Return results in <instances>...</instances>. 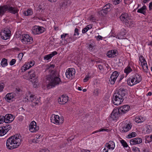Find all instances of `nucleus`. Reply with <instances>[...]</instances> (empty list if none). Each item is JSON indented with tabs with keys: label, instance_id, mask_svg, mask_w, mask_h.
I'll use <instances>...</instances> for the list:
<instances>
[{
	"label": "nucleus",
	"instance_id": "obj_1",
	"mask_svg": "<svg viewBox=\"0 0 152 152\" xmlns=\"http://www.w3.org/2000/svg\"><path fill=\"white\" fill-rule=\"evenodd\" d=\"M57 71L52 70L49 75H47L46 79L49 81V83L47 85L48 88L55 87L56 86L61 83L62 81Z\"/></svg>",
	"mask_w": 152,
	"mask_h": 152
},
{
	"label": "nucleus",
	"instance_id": "obj_2",
	"mask_svg": "<svg viewBox=\"0 0 152 152\" xmlns=\"http://www.w3.org/2000/svg\"><path fill=\"white\" fill-rule=\"evenodd\" d=\"M127 91L126 89L121 88L114 93L112 100L114 105H118L121 104L125 98H126Z\"/></svg>",
	"mask_w": 152,
	"mask_h": 152
},
{
	"label": "nucleus",
	"instance_id": "obj_3",
	"mask_svg": "<svg viewBox=\"0 0 152 152\" xmlns=\"http://www.w3.org/2000/svg\"><path fill=\"white\" fill-rule=\"evenodd\" d=\"M21 140L18 136L14 135L8 138L6 142V146L9 149H12L18 147L20 144Z\"/></svg>",
	"mask_w": 152,
	"mask_h": 152
},
{
	"label": "nucleus",
	"instance_id": "obj_4",
	"mask_svg": "<svg viewBox=\"0 0 152 152\" xmlns=\"http://www.w3.org/2000/svg\"><path fill=\"white\" fill-rule=\"evenodd\" d=\"M142 80V77L139 74H136L131 76L127 80L128 85L130 86H134L140 82Z\"/></svg>",
	"mask_w": 152,
	"mask_h": 152
},
{
	"label": "nucleus",
	"instance_id": "obj_5",
	"mask_svg": "<svg viewBox=\"0 0 152 152\" xmlns=\"http://www.w3.org/2000/svg\"><path fill=\"white\" fill-rule=\"evenodd\" d=\"M119 18L122 22L125 23V25H128L130 24V18L127 13H124L122 14L120 16Z\"/></svg>",
	"mask_w": 152,
	"mask_h": 152
},
{
	"label": "nucleus",
	"instance_id": "obj_6",
	"mask_svg": "<svg viewBox=\"0 0 152 152\" xmlns=\"http://www.w3.org/2000/svg\"><path fill=\"white\" fill-rule=\"evenodd\" d=\"M121 115V114L120 113V111L118 108L114 109L111 114L110 117L113 120H116Z\"/></svg>",
	"mask_w": 152,
	"mask_h": 152
},
{
	"label": "nucleus",
	"instance_id": "obj_7",
	"mask_svg": "<svg viewBox=\"0 0 152 152\" xmlns=\"http://www.w3.org/2000/svg\"><path fill=\"white\" fill-rule=\"evenodd\" d=\"M75 74V71L73 68H69L66 70L65 75L67 78L69 79H72Z\"/></svg>",
	"mask_w": 152,
	"mask_h": 152
},
{
	"label": "nucleus",
	"instance_id": "obj_8",
	"mask_svg": "<svg viewBox=\"0 0 152 152\" xmlns=\"http://www.w3.org/2000/svg\"><path fill=\"white\" fill-rule=\"evenodd\" d=\"M44 31V28L43 27L36 26L33 28L32 32L34 34H38L42 33Z\"/></svg>",
	"mask_w": 152,
	"mask_h": 152
},
{
	"label": "nucleus",
	"instance_id": "obj_9",
	"mask_svg": "<svg viewBox=\"0 0 152 152\" xmlns=\"http://www.w3.org/2000/svg\"><path fill=\"white\" fill-rule=\"evenodd\" d=\"M1 38H5V37L10 38L11 35V32L10 30L7 28H4L1 31L0 34Z\"/></svg>",
	"mask_w": 152,
	"mask_h": 152
},
{
	"label": "nucleus",
	"instance_id": "obj_10",
	"mask_svg": "<svg viewBox=\"0 0 152 152\" xmlns=\"http://www.w3.org/2000/svg\"><path fill=\"white\" fill-rule=\"evenodd\" d=\"M29 130L32 132L37 131L39 129V127L37 126L36 122L34 121L31 122L29 125Z\"/></svg>",
	"mask_w": 152,
	"mask_h": 152
},
{
	"label": "nucleus",
	"instance_id": "obj_11",
	"mask_svg": "<svg viewBox=\"0 0 152 152\" xmlns=\"http://www.w3.org/2000/svg\"><path fill=\"white\" fill-rule=\"evenodd\" d=\"M129 106L128 105H124L122 106L119 108L120 111V113L121 114V115L124 114L126 113L129 110Z\"/></svg>",
	"mask_w": 152,
	"mask_h": 152
},
{
	"label": "nucleus",
	"instance_id": "obj_12",
	"mask_svg": "<svg viewBox=\"0 0 152 152\" xmlns=\"http://www.w3.org/2000/svg\"><path fill=\"white\" fill-rule=\"evenodd\" d=\"M6 5L7 7V9L6 10V11H7L8 12L10 13L14 14L18 13V10L16 7H13L9 5Z\"/></svg>",
	"mask_w": 152,
	"mask_h": 152
},
{
	"label": "nucleus",
	"instance_id": "obj_13",
	"mask_svg": "<svg viewBox=\"0 0 152 152\" xmlns=\"http://www.w3.org/2000/svg\"><path fill=\"white\" fill-rule=\"evenodd\" d=\"M4 117L5 123H10L14 119L13 115L10 114H7Z\"/></svg>",
	"mask_w": 152,
	"mask_h": 152
},
{
	"label": "nucleus",
	"instance_id": "obj_14",
	"mask_svg": "<svg viewBox=\"0 0 152 152\" xmlns=\"http://www.w3.org/2000/svg\"><path fill=\"white\" fill-rule=\"evenodd\" d=\"M15 95V94L13 93L7 94L5 96L6 101L9 102H11L12 101V99L14 98Z\"/></svg>",
	"mask_w": 152,
	"mask_h": 152
},
{
	"label": "nucleus",
	"instance_id": "obj_15",
	"mask_svg": "<svg viewBox=\"0 0 152 152\" xmlns=\"http://www.w3.org/2000/svg\"><path fill=\"white\" fill-rule=\"evenodd\" d=\"M59 117L58 115L53 114L51 117V122L56 124H59Z\"/></svg>",
	"mask_w": 152,
	"mask_h": 152
},
{
	"label": "nucleus",
	"instance_id": "obj_16",
	"mask_svg": "<svg viewBox=\"0 0 152 152\" xmlns=\"http://www.w3.org/2000/svg\"><path fill=\"white\" fill-rule=\"evenodd\" d=\"M68 99L67 96L62 95L61 97L59 98L58 100L60 104H64L68 101Z\"/></svg>",
	"mask_w": 152,
	"mask_h": 152
},
{
	"label": "nucleus",
	"instance_id": "obj_17",
	"mask_svg": "<svg viewBox=\"0 0 152 152\" xmlns=\"http://www.w3.org/2000/svg\"><path fill=\"white\" fill-rule=\"evenodd\" d=\"M112 5L110 4H108L105 5L103 7L102 10L101 11V13L103 12L105 14H107L108 12L111 10V6Z\"/></svg>",
	"mask_w": 152,
	"mask_h": 152
},
{
	"label": "nucleus",
	"instance_id": "obj_18",
	"mask_svg": "<svg viewBox=\"0 0 152 152\" xmlns=\"http://www.w3.org/2000/svg\"><path fill=\"white\" fill-rule=\"evenodd\" d=\"M142 142V140L140 138L137 137L131 139L130 141V143L131 145H134L137 144H139Z\"/></svg>",
	"mask_w": 152,
	"mask_h": 152
},
{
	"label": "nucleus",
	"instance_id": "obj_19",
	"mask_svg": "<svg viewBox=\"0 0 152 152\" xmlns=\"http://www.w3.org/2000/svg\"><path fill=\"white\" fill-rule=\"evenodd\" d=\"M117 54V51L116 50H113L109 51L107 55L109 58H114L116 56Z\"/></svg>",
	"mask_w": 152,
	"mask_h": 152
},
{
	"label": "nucleus",
	"instance_id": "obj_20",
	"mask_svg": "<svg viewBox=\"0 0 152 152\" xmlns=\"http://www.w3.org/2000/svg\"><path fill=\"white\" fill-rule=\"evenodd\" d=\"M132 126L129 124H126L122 127V129H121V131L123 132H125L128 131L131 128Z\"/></svg>",
	"mask_w": 152,
	"mask_h": 152
},
{
	"label": "nucleus",
	"instance_id": "obj_21",
	"mask_svg": "<svg viewBox=\"0 0 152 152\" xmlns=\"http://www.w3.org/2000/svg\"><path fill=\"white\" fill-rule=\"evenodd\" d=\"M57 53H58L56 51H54L49 54L45 56L44 57V58L45 60H48L53 56L57 55Z\"/></svg>",
	"mask_w": 152,
	"mask_h": 152
},
{
	"label": "nucleus",
	"instance_id": "obj_22",
	"mask_svg": "<svg viewBox=\"0 0 152 152\" xmlns=\"http://www.w3.org/2000/svg\"><path fill=\"white\" fill-rule=\"evenodd\" d=\"M146 7L145 5H144L141 8L138 9L137 10V12L138 13L142 14L144 15H146Z\"/></svg>",
	"mask_w": 152,
	"mask_h": 152
},
{
	"label": "nucleus",
	"instance_id": "obj_23",
	"mask_svg": "<svg viewBox=\"0 0 152 152\" xmlns=\"http://www.w3.org/2000/svg\"><path fill=\"white\" fill-rule=\"evenodd\" d=\"M7 9V7L6 5H4L0 6V16H1L4 14Z\"/></svg>",
	"mask_w": 152,
	"mask_h": 152
},
{
	"label": "nucleus",
	"instance_id": "obj_24",
	"mask_svg": "<svg viewBox=\"0 0 152 152\" xmlns=\"http://www.w3.org/2000/svg\"><path fill=\"white\" fill-rule=\"evenodd\" d=\"M22 42L25 44L31 43L33 42V39H20Z\"/></svg>",
	"mask_w": 152,
	"mask_h": 152
},
{
	"label": "nucleus",
	"instance_id": "obj_25",
	"mask_svg": "<svg viewBox=\"0 0 152 152\" xmlns=\"http://www.w3.org/2000/svg\"><path fill=\"white\" fill-rule=\"evenodd\" d=\"M145 120V118L142 116H137L135 118V121L138 123H140L143 122Z\"/></svg>",
	"mask_w": 152,
	"mask_h": 152
},
{
	"label": "nucleus",
	"instance_id": "obj_26",
	"mask_svg": "<svg viewBox=\"0 0 152 152\" xmlns=\"http://www.w3.org/2000/svg\"><path fill=\"white\" fill-rule=\"evenodd\" d=\"M88 48L89 50L93 51L95 50L96 48V45L94 42L91 43H89L88 44Z\"/></svg>",
	"mask_w": 152,
	"mask_h": 152
},
{
	"label": "nucleus",
	"instance_id": "obj_27",
	"mask_svg": "<svg viewBox=\"0 0 152 152\" xmlns=\"http://www.w3.org/2000/svg\"><path fill=\"white\" fill-rule=\"evenodd\" d=\"M15 37L16 38H29L30 36L27 34H24L21 35L19 33L18 34L16 33V35L15 36Z\"/></svg>",
	"mask_w": 152,
	"mask_h": 152
},
{
	"label": "nucleus",
	"instance_id": "obj_28",
	"mask_svg": "<svg viewBox=\"0 0 152 152\" xmlns=\"http://www.w3.org/2000/svg\"><path fill=\"white\" fill-rule=\"evenodd\" d=\"M31 67V65H29L28 63L25 64L22 67L21 70L22 72H25L28 69H29Z\"/></svg>",
	"mask_w": 152,
	"mask_h": 152
},
{
	"label": "nucleus",
	"instance_id": "obj_29",
	"mask_svg": "<svg viewBox=\"0 0 152 152\" xmlns=\"http://www.w3.org/2000/svg\"><path fill=\"white\" fill-rule=\"evenodd\" d=\"M29 78L30 79H32V78L35 77L36 76V74L35 71L34 70H31L28 72Z\"/></svg>",
	"mask_w": 152,
	"mask_h": 152
},
{
	"label": "nucleus",
	"instance_id": "obj_30",
	"mask_svg": "<svg viewBox=\"0 0 152 152\" xmlns=\"http://www.w3.org/2000/svg\"><path fill=\"white\" fill-rule=\"evenodd\" d=\"M132 71V69L131 68V67L128 66L126 67L124 70V72L126 73V75H127Z\"/></svg>",
	"mask_w": 152,
	"mask_h": 152
},
{
	"label": "nucleus",
	"instance_id": "obj_31",
	"mask_svg": "<svg viewBox=\"0 0 152 152\" xmlns=\"http://www.w3.org/2000/svg\"><path fill=\"white\" fill-rule=\"evenodd\" d=\"M35 96L33 95H30L29 96H27L26 97L25 99H27L29 101H31L33 102L35 100L34 99L36 100V99L34 97Z\"/></svg>",
	"mask_w": 152,
	"mask_h": 152
},
{
	"label": "nucleus",
	"instance_id": "obj_32",
	"mask_svg": "<svg viewBox=\"0 0 152 152\" xmlns=\"http://www.w3.org/2000/svg\"><path fill=\"white\" fill-rule=\"evenodd\" d=\"M32 14V12L31 9H28L27 11H25L23 12V14L25 16H29Z\"/></svg>",
	"mask_w": 152,
	"mask_h": 152
},
{
	"label": "nucleus",
	"instance_id": "obj_33",
	"mask_svg": "<svg viewBox=\"0 0 152 152\" xmlns=\"http://www.w3.org/2000/svg\"><path fill=\"white\" fill-rule=\"evenodd\" d=\"M1 64L3 67L6 66L8 64L7 60L4 58H3L1 61Z\"/></svg>",
	"mask_w": 152,
	"mask_h": 152
},
{
	"label": "nucleus",
	"instance_id": "obj_34",
	"mask_svg": "<svg viewBox=\"0 0 152 152\" xmlns=\"http://www.w3.org/2000/svg\"><path fill=\"white\" fill-rule=\"evenodd\" d=\"M67 5V2L66 0H65L63 2L61 3L60 4V7L62 9H65Z\"/></svg>",
	"mask_w": 152,
	"mask_h": 152
},
{
	"label": "nucleus",
	"instance_id": "obj_35",
	"mask_svg": "<svg viewBox=\"0 0 152 152\" xmlns=\"http://www.w3.org/2000/svg\"><path fill=\"white\" fill-rule=\"evenodd\" d=\"M143 69L145 72H147L148 70V66L147 64V62H145V63H143V64H141Z\"/></svg>",
	"mask_w": 152,
	"mask_h": 152
},
{
	"label": "nucleus",
	"instance_id": "obj_36",
	"mask_svg": "<svg viewBox=\"0 0 152 152\" xmlns=\"http://www.w3.org/2000/svg\"><path fill=\"white\" fill-rule=\"evenodd\" d=\"M119 75V74L117 71H115L113 72L110 76H112V77L114 78V79L116 80Z\"/></svg>",
	"mask_w": 152,
	"mask_h": 152
},
{
	"label": "nucleus",
	"instance_id": "obj_37",
	"mask_svg": "<svg viewBox=\"0 0 152 152\" xmlns=\"http://www.w3.org/2000/svg\"><path fill=\"white\" fill-rule=\"evenodd\" d=\"M6 133V130L4 129L3 127H0V136H2L4 135Z\"/></svg>",
	"mask_w": 152,
	"mask_h": 152
},
{
	"label": "nucleus",
	"instance_id": "obj_38",
	"mask_svg": "<svg viewBox=\"0 0 152 152\" xmlns=\"http://www.w3.org/2000/svg\"><path fill=\"white\" fill-rule=\"evenodd\" d=\"M67 39H61V40H60V43L59 44L61 45H65L66 44H67L68 42L67 40Z\"/></svg>",
	"mask_w": 152,
	"mask_h": 152
},
{
	"label": "nucleus",
	"instance_id": "obj_39",
	"mask_svg": "<svg viewBox=\"0 0 152 152\" xmlns=\"http://www.w3.org/2000/svg\"><path fill=\"white\" fill-rule=\"evenodd\" d=\"M3 127L4 129V130H6V133L8 131L10 130L11 128V126L9 124H7L6 126H3Z\"/></svg>",
	"mask_w": 152,
	"mask_h": 152
},
{
	"label": "nucleus",
	"instance_id": "obj_40",
	"mask_svg": "<svg viewBox=\"0 0 152 152\" xmlns=\"http://www.w3.org/2000/svg\"><path fill=\"white\" fill-rule=\"evenodd\" d=\"M137 135V134L135 132H133L129 134L127 137V138H130L132 137H135Z\"/></svg>",
	"mask_w": 152,
	"mask_h": 152
},
{
	"label": "nucleus",
	"instance_id": "obj_41",
	"mask_svg": "<svg viewBox=\"0 0 152 152\" xmlns=\"http://www.w3.org/2000/svg\"><path fill=\"white\" fill-rule=\"evenodd\" d=\"M55 67V65L53 64H50V66L47 68L46 71L47 72H49L51 71V72L52 71V69H53Z\"/></svg>",
	"mask_w": 152,
	"mask_h": 152
},
{
	"label": "nucleus",
	"instance_id": "obj_42",
	"mask_svg": "<svg viewBox=\"0 0 152 152\" xmlns=\"http://www.w3.org/2000/svg\"><path fill=\"white\" fill-rule=\"evenodd\" d=\"M116 80L114 78L112 77V76H110L109 82L111 84L113 85L115 83Z\"/></svg>",
	"mask_w": 152,
	"mask_h": 152
},
{
	"label": "nucleus",
	"instance_id": "obj_43",
	"mask_svg": "<svg viewBox=\"0 0 152 152\" xmlns=\"http://www.w3.org/2000/svg\"><path fill=\"white\" fill-rule=\"evenodd\" d=\"M139 61L141 62V64H143V63L146 62L144 57L142 56H141L139 57Z\"/></svg>",
	"mask_w": 152,
	"mask_h": 152
},
{
	"label": "nucleus",
	"instance_id": "obj_44",
	"mask_svg": "<svg viewBox=\"0 0 152 152\" xmlns=\"http://www.w3.org/2000/svg\"><path fill=\"white\" fill-rule=\"evenodd\" d=\"M121 142L124 148H126L128 146L127 143L124 140H121Z\"/></svg>",
	"mask_w": 152,
	"mask_h": 152
},
{
	"label": "nucleus",
	"instance_id": "obj_45",
	"mask_svg": "<svg viewBox=\"0 0 152 152\" xmlns=\"http://www.w3.org/2000/svg\"><path fill=\"white\" fill-rule=\"evenodd\" d=\"M109 130L108 129H104V128H101L99 130H97L93 132L92 134H94L96 133L99 132H103V131H107V132Z\"/></svg>",
	"mask_w": 152,
	"mask_h": 152
},
{
	"label": "nucleus",
	"instance_id": "obj_46",
	"mask_svg": "<svg viewBox=\"0 0 152 152\" xmlns=\"http://www.w3.org/2000/svg\"><path fill=\"white\" fill-rule=\"evenodd\" d=\"M108 144H110L112 147V148H111V149L112 150H113L114 149V148L115 147V143L112 141H110L109 142H108Z\"/></svg>",
	"mask_w": 152,
	"mask_h": 152
},
{
	"label": "nucleus",
	"instance_id": "obj_47",
	"mask_svg": "<svg viewBox=\"0 0 152 152\" xmlns=\"http://www.w3.org/2000/svg\"><path fill=\"white\" fill-rule=\"evenodd\" d=\"M123 31L122 32H120L119 34V35L116 38H121L122 37H124V35L125 34V32L124 31H125L123 29Z\"/></svg>",
	"mask_w": 152,
	"mask_h": 152
},
{
	"label": "nucleus",
	"instance_id": "obj_48",
	"mask_svg": "<svg viewBox=\"0 0 152 152\" xmlns=\"http://www.w3.org/2000/svg\"><path fill=\"white\" fill-rule=\"evenodd\" d=\"M4 117L3 116H0V124H2L3 122L5 123Z\"/></svg>",
	"mask_w": 152,
	"mask_h": 152
},
{
	"label": "nucleus",
	"instance_id": "obj_49",
	"mask_svg": "<svg viewBox=\"0 0 152 152\" xmlns=\"http://www.w3.org/2000/svg\"><path fill=\"white\" fill-rule=\"evenodd\" d=\"M99 92L100 90L98 89H96L94 91V94L96 96H98Z\"/></svg>",
	"mask_w": 152,
	"mask_h": 152
},
{
	"label": "nucleus",
	"instance_id": "obj_50",
	"mask_svg": "<svg viewBox=\"0 0 152 152\" xmlns=\"http://www.w3.org/2000/svg\"><path fill=\"white\" fill-rule=\"evenodd\" d=\"M16 62V60L15 59H12L10 62V64L12 66Z\"/></svg>",
	"mask_w": 152,
	"mask_h": 152
},
{
	"label": "nucleus",
	"instance_id": "obj_51",
	"mask_svg": "<svg viewBox=\"0 0 152 152\" xmlns=\"http://www.w3.org/2000/svg\"><path fill=\"white\" fill-rule=\"evenodd\" d=\"M40 140L37 138H35L32 140V142L34 143H38L39 142Z\"/></svg>",
	"mask_w": 152,
	"mask_h": 152
},
{
	"label": "nucleus",
	"instance_id": "obj_52",
	"mask_svg": "<svg viewBox=\"0 0 152 152\" xmlns=\"http://www.w3.org/2000/svg\"><path fill=\"white\" fill-rule=\"evenodd\" d=\"M59 124H61L63 123L64 119L62 116L61 117H59Z\"/></svg>",
	"mask_w": 152,
	"mask_h": 152
},
{
	"label": "nucleus",
	"instance_id": "obj_53",
	"mask_svg": "<svg viewBox=\"0 0 152 152\" xmlns=\"http://www.w3.org/2000/svg\"><path fill=\"white\" fill-rule=\"evenodd\" d=\"M90 78V76L86 75L85 77L83 79V82H86Z\"/></svg>",
	"mask_w": 152,
	"mask_h": 152
},
{
	"label": "nucleus",
	"instance_id": "obj_54",
	"mask_svg": "<svg viewBox=\"0 0 152 152\" xmlns=\"http://www.w3.org/2000/svg\"><path fill=\"white\" fill-rule=\"evenodd\" d=\"M23 55V54L22 53H20L18 54V57L20 60H21L22 59Z\"/></svg>",
	"mask_w": 152,
	"mask_h": 152
},
{
	"label": "nucleus",
	"instance_id": "obj_55",
	"mask_svg": "<svg viewBox=\"0 0 152 152\" xmlns=\"http://www.w3.org/2000/svg\"><path fill=\"white\" fill-rule=\"evenodd\" d=\"M79 30L77 28H76L75 30V33L74 34V35H79V33L78 32Z\"/></svg>",
	"mask_w": 152,
	"mask_h": 152
},
{
	"label": "nucleus",
	"instance_id": "obj_56",
	"mask_svg": "<svg viewBox=\"0 0 152 152\" xmlns=\"http://www.w3.org/2000/svg\"><path fill=\"white\" fill-rule=\"evenodd\" d=\"M105 147H107V148H108V149H111V148H112V147L110 144H108V143H106L105 145Z\"/></svg>",
	"mask_w": 152,
	"mask_h": 152
},
{
	"label": "nucleus",
	"instance_id": "obj_57",
	"mask_svg": "<svg viewBox=\"0 0 152 152\" xmlns=\"http://www.w3.org/2000/svg\"><path fill=\"white\" fill-rule=\"evenodd\" d=\"M121 0H115L113 1V3L115 5H117L119 4L121 1Z\"/></svg>",
	"mask_w": 152,
	"mask_h": 152
},
{
	"label": "nucleus",
	"instance_id": "obj_58",
	"mask_svg": "<svg viewBox=\"0 0 152 152\" xmlns=\"http://www.w3.org/2000/svg\"><path fill=\"white\" fill-rule=\"evenodd\" d=\"M88 31L87 28L86 27L82 30V32L83 33H85Z\"/></svg>",
	"mask_w": 152,
	"mask_h": 152
},
{
	"label": "nucleus",
	"instance_id": "obj_59",
	"mask_svg": "<svg viewBox=\"0 0 152 152\" xmlns=\"http://www.w3.org/2000/svg\"><path fill=\"white\" fill-rule=\"evenodd\" d=\"M4 88V86L3 85L0 84V92H1L3 91Z\"/></svg>",
	"mask_w": 152,
	"mask_h": 152
},
{
	"label": "nucleus",
	"instance_id": "obj_60",
	"mask_svg": "<svg viewBox=\"0 0 152 152\" xmlns=\"http://www.w3.org/2000/svg\"><path fill=\"white\" fill-rule=\"evenodd\" d=\"M67 35H68V34H62L61 35V38H65L66 37Z\"/></svg>",
	"mask_w": 152,
	"mask_h": 152
},
{
	"label": "nucleus",
	"instance_id": "obj_61",
	"mask_svg": "<svg viewBox=\"0 0 152 152\" xmlns=\"http://www.w3.org/2000/svg\"><path fill=\"white\" fill-rule=\"evenodd\" d=\"M28 63L29 64V65H31V67L33 66L34 64V61H31L30 62H28Z\"/></svg>",
	"mask_w": 152,
	"mask_h": 152
},
{
	"label": "nucleus",
	"instance_id": "obj_62",
	"mask_svg": "<svg viewBox=\"0 0 152 152\" xmlns=\"http://www.w3.org/2000/svg\"><path fill=\"white\" fill-rule=\"evenodd\" d=\"M98 67H99V69L100 70H102L103 69V66L102 65H101L100 64H98Z\"/></svg>",
	"mask_w": 152,
	"mask_h": 152
},
{
	"label": "nucleus",
	"instance_id": "obj_63",
	"mask_svg": "<svg viewBox=\"0 0 152 152\" xmlns=\"http://www.w3.org/2000/svg\"><path fill=\"white\" fill-rule=\"evenodd\" d=\"M149 8L150 10L152 9V1L149 3Z\"/></svg>",
	"mask_w": 152,
	"mask_h": 152
},
{
	"label": "nucleus",
	"instance_id": "obj_64",
	"mask_svg": "<svg viewBox=\"0 0 152 152\" xmlns=\"http://www.w3.org/2000/svg\"><path fill=\"white\" fill-rule=\"evenodd\" d=\"M81 152H90V151L88 150L83 149L81 150Z\"/></svg>",
	"mask_w": 152,
	"mask_h": 152
}]
</instances>
